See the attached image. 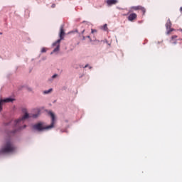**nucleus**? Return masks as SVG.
Masks as SVG:
<instances>
[{
  "mask_svg": "<svg viewBox=\"0 0 182 182\" xmlns=\"http://www.w3.org/2000/svg\"><path fill=\"white\" fill-rule=\"evenodd\" d=\"M0 35H2V33H0Z\"/></svg>",
  "mask_w": 182,
  "mask_h": 182,
  "instance_id": "25",
  "label": "nucleus"
},
{
  "mask_svg": "<svg viewBox=\"0 0 182 182\" xmlns=\"http://www.w3.org/2000/svg\"><path fill=\"white\" fill-rule=\"evenodd\" d=\"M102 29H103L104 31H107V24H105V25L103 26V27H102Z\"/></svg>",
  "mask_w": 182,
  "mask_h": 182,
  "instance_id": "11",
  "label": "nucleus"
},
{
  "mask_svg": "<svg viewBox=\"0 0 182 182\" xmlns=\"http://www.w3.org/2000/svg\"><path fill=\"white\" fill-rule=\"evenodd\" d=\"M58 76V75L55 74L54 75H53V79H55V77H56Z\"/></svg>",
  "mask_w": 182,
  "mask_h": 182,
  "instance_id": "19",
  "label": "nucleus"
},
{
  "mask_svg": "<svg viewBox=\"0 0 182 182\" xmlns=\"http://www.w3.org/2000/svg\"><path fill=\"white\" fill-rule=\"evenodd\" d=\"M141 9H143V6H138V11H141Z\"/></svg>",
  "mask_w": 182,
  "mask_h": 182,
  "instance_id": "17",
  "label": "nucleus"
},
{
  "mask_svg": "<svg viewBox=\"0 0 182 182\" xmlns=\"http://www.w3.org/2000/svg\"><path fill=\"white\" fill-rule=\"evenodd\" d=\"M179 31H180L181 32H182V29H181V28H180Z\"/></svg>",
  "mask_w": 182,
  "mask_h": 182,
  "instance_id": "22",
  "label": "nucleus"
},
{
  "mask_svg": "<svg viewBox=\"0 0 182 182\" xmlns=\"http://www.w3.org/2000/svg\"><path fill=\"white\" fill-rule=\"evenodd\" d=\"M2 105H4V101L0 100V112H2Z\"/></svg>",
  "mask_w": 182,
  "mask_h": 182,
  "instance_id": "10",
  "label": "nucleus"
},
{
  "mask_svg": "<svg viewBox=\"0 0 182 182\" xmlns=\"http://www.w3.org/2000/svg\"><path fill=\"white\" fill-rule=\"evenodd\" d=\"M97 32V30H96V29L91 30V33H96Z\"/></svg>",
  "mask_w": 182,
  "mask_h": 182,
  "instance_id": "13",
  "label": "nucleus"
},
{
  "mask_svg": "<svg viewBox=\"0 0 182 182\" xmlns=\"http://www.w3.org/2000/svg\"><path fill=\"white\" fill-rule=\"evenodd\" d=\"M51 8H56V4H53L51 5Z\"/></svg>",
  "mask_w": 182,
  "mask_h": 182,
  "instance_id": "18",
  "label": "nucleus"
},
{
  "mask_svg": "<svg viewBox=\"0 0 182 182\" xmlns=\"http://www.w3.org/2000/svg\"><path fill=\"white\" fill-rule=\"evenodd\" d=\"M87 38H90V36H87Z\"/></svg>",
  "mask_w": 182,
  "mask_h": 182,
  "instance_id": "24",
  "label": "nucleus"
},
{
  "mask_svg": "<svg viewBox=\"0 0 182 182\" xmlns=\"http://www.w3.org/2000/svg\"><path fill=\"white\" fill-rule=\"evenodd\" d=\"M166 28L167 29V34L170 35V33H171V32H173V31H174L173 28H171V21H170V19L168 20V21L166 23Z\"/></svg>",
  "mask_w": 182,
  "mask_h": 182,
  "instance_id": "5",
  "label": "nucleus"
},
{
  "mask_svg": "<svg viewBox=\"0 0 182 182\" xmlns=\"http://www.w3.org/2000/svg\"><path fill=\"white\" fill-rule=\"evenodd\" d=\"M4 103H11L15 100V99L13 98H6L4 100H2Z\"/></svg>",
  "mask_w": 182,
  "mask_h": 182,
  "instance_id": "8",
  "label": "nucleus"
},
{
  "mask_svg": "<svg viewBox=\"0 0 182 182\" xmlns=\"http://www.w3.org/2000/svg\"><path fill=\"white\" fill-rule=\"evenodd\" d=\"M45 52H46V48H43L41 49V53H45Z\"/></svg>",
  "mask_w": 182,
  "mask_h": 182,
  "instance_id": "15",
  "label": "nucleus"
},
{
  "mask_svg": "<svg viewBox=\"0 0 182 182\" xmlns=\"http://www.w3.org/2000/svg\"><path fill=\"white\" fill-rule=\"evenodd\" d=\"M63 26H61L60 28V39H58L56 42L53 43V46H57L53 52H58L60 48V41L63 40L65 37V30L63 29Z\"/></svg>",
  "mask_w": 182,
  "mask_h": 182,
  "instance_id": "4",
  "label": "nucleus"
},
{
  "mask_svg": "<svg viewBox=\"0 0 182 182\" xmlns=\"http://www.w3.org/2000/svg\"><path fill=\"white\" fill-rule=\"evenodd\" d=\"M180 12L182 13V6L180 8Z\"/></svg>",
  "mask_w": 182,
  "mask_h": 182,
  "instance_id": "20",
  "label": "nucleus"
},
{
  "mask_svg": "<svg viewBox=\"0 0 182 182\" xmlns=\"http://www.w3.org/2000/svg\"><path fill=\"white\" fill-rule=\"evenodd\" d=\"M136 19H137V14H136V13H132L128 16V21L130 22H133V21H136Z\"/></svg>",
  "mask_w": 182,
  "mask_h": 182,
  "instance_id": "6",
  "label": "nucleus"
},
{
  "mask_svg": "<svg viewBox=\"0 0 182 182\" xmlns=\"http://www.w3.org/2000/svg\"><path fill=\"white\" fill-rule=\"evenodd\" d=\"M141 11L143 13V15L146 14V9L144 7H143Z\"/></svg>",
  "mask_w": 182,
  "mask_h": 182,
  "instance_id": "12",
  "label": "nucleus"
},
{
  "mask_svg": "<svg viewBox=\"0 0 182 182\" xmlns=\"http://www.w3.org/2000/svg\"><path fill=\"white\" fill-rule=\"evenodd\" d=\"M16 150V146L14 145L12 141H7L6 144L1 147V153H3L4 154H8L9 153H14Z\"/></svg>",
  "mask_w": 182,
  "mask_h": 182,
  "instance_id": "3",
  "label": "nucleus"
},
{
  "mask_svg": "<svg viewBox=\"0 0 182 182\" xmlns=\"http://www.w3.org/2000/svg\"><path fill=\"white\" fill-rule=\"evenodd\" d=\"M119 1L117 0H107V5L108 6H112V5H116Z\"/></svg>",
  "mask_w": 182,
  "mask_h": 182,
  "instance_id": "7",
  "label": "nucleus"
},
{
  "mask_svg": "<svg viewBox=\"0 0 182 182\" xmlns=\"http://www.w3.org/2000/svg\"><path fill=\"white\" fill-rule=\"evenodd\" d=\"M22 112L24 114L22 116V117L19 118L18 119L14 122V126L15 127H17L18 130H22V129H25V127H26V125H23V127L21 126V124H23L26 119H29V117L36 119V117H38V114L29 115V114L28 113V110L26 109H23Z\"/></svg>",
  "mask_w": 182,
  "mask_h": 182,
  "instance_id": "1",
  "label": "nucleus"
},
{
  "mask_svg": "<svg viewBox=\"0 0 182 182\" xmlns=\"http://www.w3.org/2000/svg\"><path fill=\"white\" fill-rule=\"evenodd\" d=\"M178 36H172L171 39L172 41H174V39H177Z\"/></svg>",
  "mask_w": 182,
  "mask_h": 182,
  "instance_id": "14",
  "label": "nucleus"
},
{
  "mask_svg": "<svg viewBox=\"0 0 182 182\" xmlns=\"http://www.w3.org/2000/svg\"><path fill=\"white\" fill-rule=\"evenodd\" d=\"M49 114L51 117L50 125L45 126L43 123L39 122L33 126L34 130H37L38 132H43V130H49L50 129H53L55 127V114H53L52 112H50Z\"/></svg>",
  "mask_w": 182,
  "mask_h": 182,
  "instance_id": "2",
  "label": "nucleus"
},
{
  "mask_svg": "<svg viewBox=\"0 0 182 182\" xmlns=\"http://www.w3.org/2000/svg\"><path fill=\"white\" fill-rule=\"evenodd\" d=\"M173 43H174V44H176V43H177V42H174Z\"/></svg>",
  "mask_w": 182,
  "mask_h": 182,
  "instance_id": "23",
  "label": "nucleus"
},
{
  "mask_svg": "<svg viewBox=\"0 0 182 182\" xmlns=\"http://www.w3.org/2000/svg\"><path fill=\"white\" fill-rule=\"evenodd\" d=\"M53 89L50 88L48 90H46L43 92L44 95H49V93H50L52 92Z\"/></svg>",
  "mask_w": 182,
  "mask_h": 182,
  "instance_id": "9",
  "label": "nucleus"
},
{
  "mask_svg": "<svg viewBox=\"0 0 182 182\" xmlns=\"http://www.w3.org/2000/svg\"><path fill=\"white\" fill-rule=\"evenodd\" d=\"M87 66H89V65H86L84 68H87Z\"/></svg>",
  "mask_w": 182,
  "mask_h": 182,
  "instance_id": "21",
  "label": "nucleus"
},
{
  "mask_svg": "<svg viewBox=\"0 0 182 182\" xmlns=\"http://www.w3.org/2000/svg\"><path fill=\"white\" fill-rule=\"evenodd\" d=\"M132 9H133L134 11H138V6H133Z\"/></svg>",
  "mask_w": 182,
  "mask_h": 182,
  "instance_id": "16",
  "label": "nucleus"
}]
</instances>
